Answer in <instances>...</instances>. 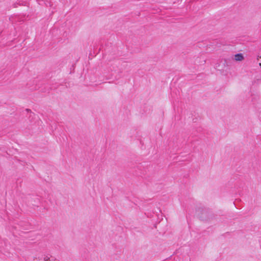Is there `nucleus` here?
I'll use <instances>...</instances> for the list:
<instances>
[{
  "label": "nucleus",
  "instance_id": "8",
  "mask_svg": "<svg viewBox=\"0 0 261 261\" xmlns=\"http://www.w3.org/2000/svg\"><path fill=\"white\" fill-rule=\"evenodd\" d=\"M259 66H260V67H261V63H259Z\"/></svg>",
  "mask_w": 261,
  "mask_h": 261
},
{
  "label": "nucleus",
  "instance_id": "1",
  "mask_svg": "<svg viewBox=\"0 0 261 261\" xmlns=\"http://www.w3.org/2000/svg\"><path fill=\"white\" fill-rule=\"evenodd\" d=\"M196 212L198 218L202 221H207L212 219L214 217L212 211L210 209L205 207H198Z\"/></svg>",
  "mask_w": 261,
  "mask_h": 261
},
{
  "label": "nucleus",
  "instance_id": "4",
  "mask_svg": "<svg viewBox=\"0 0 261 261\" xmlns=\"http://www.w3.org/2000/svg\"><path fill=\"white\" fill-rule=\"evenodd\" d=\"M44 4L46 5V6H47V7H48V6L51 7L53 5V4L51 3V2L49 0H46L44 2Z\"/></svg>",
  "mask_w": 261,
  "mask_h": 261
},
{
  "label": "nucleus",
  "instance_id": "2",
  "mask_svg": "<svg viewBox=\"0 0 261 261\" xmlns=\"http://www.w3.org/2000/svg\"><path fill=\"white\" fill-rule=\"evenodd\" d=\"M244 59V56L241 53H238L234 55V60L237 61H241Z\"/></svg>",
  "mask_w": 261,
  "mask_h": 261
},
{
  "label": "nucleus",
  "instance_id": "3",
  "mask_svg": "<svg viewBox=\"0 0 261 261\" xmlns=\"http://www.w3.org/2000/svg\"><path fill=\"white\" fill-rule=\"evenodd\" d=\"M18 4L19 6H25L27 2L22 0H18Z\"/></svg>",
  "mask_w": 261,
  "mask_h": 261
},
{
  "label": "nucleus",
  "instance_id": "5",
  "mask_svg": "<svg viewBox=\"0 0 261 261\" xmlns=\"http://www.w3.org/2000/svg\"><path fill=\"white\" fill-rule=\"evenodd\" d=\"M49 258L50 257L47 255L44 258V260L45 261H48L49 260Z\"/></svg>",
  "mask_w": 261,
  "mask_h": 261
},
{
  "label": "nucleus",
  "instance_id": "7",
  "mask_svg": "<svg viewBox=\"0 0 261 261\" xmlns=\"http://www.w3.org/2000/svg\"><path fill=\"white\" fill-rule=\"evenodd\" d=\"M25 111H26L27 112H31V110L28 109H27L25 110Z\"/></svg>",
  "mask_w": 261,
  "mask_h": 261
},
{
  "label": "nucleus",
  "instance_id": "6",
  "mask_svg": "<svg viewBox=\"0 0 261 261\" xmlns=\"http://www.w3.org/2000/svg\"><path fill=\"white\" fill-rule=\"evenodd\" d=\"M17 5H18V1L16 3L13 4V6L14 8H16L17 7Z\"/></svg>",
  "mask_w": 261,
  "mask_h": 261
}]
</instances>
